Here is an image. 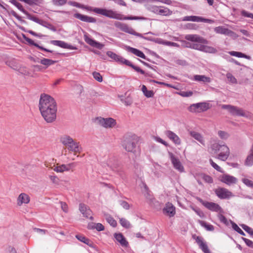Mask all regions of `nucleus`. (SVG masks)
Returning <instances> with one entry per match:
<instances>
[{
  "label": "nucleus",
  "instance_id": "obj_17",
  "mask_svg": "<svg viewBox=\"0 0 253 253\" xmlns=\"http://www.w3.org/2000/svg\"><path fill=\"white\" fill-rule=\"evenodd\" d=\"M193 237L195 239L196 242L199 245L200 248L204 253H211L206 243L203 241L202 237L199 236H197L196 238L193 236Z\"/></svg>",
  "mask_w": 253,
  "mask_h": 253
},
{
  "label": "nucleus",
  "instance_id": "obj_53",
  "mask_svg": "<svg viewBox=\"0 0 253 253\" xmlns=\"http://www.w3.org/2000/svg\"><path fill=\"white\" fill-rule=\"evenodd\" d=\"M242 228L247 232H248L250 235L253 236V230L251 227L242 224L241 225Z\"/></svg>",
  "mask_w": 253,
  "mask_h": 253
},
{
  "label": "nucleus",
  "instance_id": "obj_11",
  "mask_svg": "<svg viewBox=\"0 0 253 253\" xmlns=\"http://www.w3.org/2000/svg\"><path fill=\"white\" fill-rule=\"evenodd\" d=\"M169 155L173 168L180 172H184V167L179 160L171 152H169Z\"/></svg>",
  "mask_w": 253,
  "mask_h": 253
},
{
  "label": "nucleus",
  "instance_id": "obj_12",
  "mask_svg": "<svg viewBox=\"0 0 253 253\" xmlns=\"http://www.w3.org/2000/svg\"><path fill=\"white\" fill-rule=\"evenodd\" d=\"M198 200L204 206L210 211L219 212L222 211L221 207L216 203L204 201L200 198H199Z\"/></svg>",
  "mask_w": 253,
  "mask_h": 253
},
{
  "label": "nucleus",
  "instance_id": "obj_44",
  "mask_svg": "<svg viewBox=\"0 0 253 253\" xmlns=\"http://www.w3.org/2000/svg\"><path fill=\"white\" fill-rule=\"evenodd\" d=\"M107 221L113 227H115L117 226V221L110 215H107L106 217Z\"/></svg>",
  "mask_w": 253,
  "mask_h": 253
},
{
  "label": "nucleus",
  "instance_id": "obj_13",
  "mask_svg": "<svg viewBox=\"0 0 253 253\" xmlns=\"http://www.w3.org/2000/svg\"><path fill=\"white\" fill-rule=\"evenodd\" d=\"M221 148L216 158L220 160L225 161L228 159L230 155L229 148L225 145H222V147H221Z\"/></svg>",
  "mask_w": 253,
  "mask_h": 253
},
{
  "label": "nucleus",
  "instance_id": "obj_5",
  "mask_svg": "<svg viewBox=\"0 0 253 253\" xmlns=\"http://www.w3.org/2000/svg\"><path fill=\"white\" fill-rule=\"evenodd\" d=\"M138 141V137L136 135L127 136L124 140L123 147L127 152H131L135 155L139 154L140 150L139 147L137 146Z\"/></svg>",
  "mask_w": 253,
  "mask_h": 253
},
{
  "label": "nucleus",
  "instance_id": "obj_47",
  "mask_svg": "<svg viewBox=\"0 0 253 253\" xmlns=\"http://www.w3.org/2000/svg\"><path fill=\"white\" fill-rule=\"evenodd\" d=\"M226 77L229 82H230L232 84H236L237 80L230 73H228L226 74Z\"/></svg>",
  "mask_w": 253,
  "mask_h": 253
},
{
  "label": "nucleus",
  "instance_id": "obj_15",
  "mask_svg": "<svg viewBox=\"0 0 253 253\" xmlns=\"http://www.w3.org/2000/svg\"><path fill=\"white\" fill-rule=\"evenodd\" d=\"M163 212L170 217H173L175 214V208L171 203H168L163 209Z\"/></svg>",
  "mask_w": 253,
  "mask_h": 253
},
{
  "label": "nucleus",
  "instance_id": "obj_43",
  "mask_svg": "<svg viewBox=\"0 0 253 253\" xmlns=\"http://www.w3.org/2000/svg\"><path fill=\"white\" fill-rule=\"evenodd\" d=\"M9 1L23 13L26 12V10L23 8L22 5L20 3L16 1V0H10Z\"/></svg>",
  "mask_w": 253,
  "mask_h": 253
},
{
  "label": "nucleus",
  "instance_id": "obj_59",
  "mask_svg": "<svg viewBox=\"0 0 253 253\" xmlns=\"http://www.w3.org/2000/svg\"><path fill=\"white\" fill-rule=\"evenodd\" d=\"M164 44L168 46H171L177 47H179L180 46L178 43L169 41L165 42H164Z\"/></svg>",
  "mask_w": 253,
  "mask_h": 253
},
{
  "label": "nucleus",
  "instance_id": "obj_22",
  "mask_svg": "<svg viewBox=\"0 0 253 253\" xmlns=\"http://www.w3.org/2000/svg\"><path fill=\"white\" fill-rule=\"evenodd\" d=\"M107 164L113 170H117V169L119 166L117 159L114 156H111L107 161Z\"/></svg>",
  "mask_w": 253,
  "mask_h": 253
},
{
  "label": "nucleus",
  "instance_id": "obj_60",
  "mask_svg": "<svg viewBox=\"0 0 253 253\" xmlns=\"http://www.w3.org/2000/svg\"><path fill=\"white\" fill-rule=\"evenodd\" d=\"M218 135L222 139H225L227 138L228 134L226 132L223 131L219 130L218 132Z\"/></svg>",
  "mask_w": 253,
  "mask_h": 253
},
{
  "label": "nucleus",
  "instance_id": "obj_2",
  "mask_svg": "<svg viewBox=\"0 0 253 253\" xmlns=\"http://www.w3.org/2000/svg\"><path fill=\"white\" fill-rule=\"evenodd\" d=\"M72 4L77 7L85 9L87 10L92 11L94 12L104 15L110 18L115 19L117 20H146L148 19L144 17L141 16H125L123 15L118 13L117 12L113 11L111 9H106L105 8H93L91 7L85 6L84 5H81L80 3L74 2L72 3Z\"/></svg>",
  "mask_w": 253,
  "mask_h": 253
},
{
  "label": "nucleus",
  "instance_id": "obj_4",
  "mask_svg": "<svg viewBox=\"0 0 253 253\" xmlns=\"http://www.w3.org/2000/svg\"><path fill=\"white\" fill-rule=\"evenodd\" d=\"M60 141L70 152L80 153L83 150L80 143L69 135H64L61 136Z\"/></svg>",
  "mask_w": 253,
  "mask_h": 253
},
{
  "label": "nucleus",
  "instance_id": "obj_30",
  "mask_svg": "<svg viewBox=\"0 0 253 253\" xmlns=\"http://www.w3.org/2000/svg\"><path fill=\"white\" fill-rule=\"evenodd\" d=\"M221 147H222V145L219 144L215 141L211 142V145L210 146L211 153L214 154L218 153L219 151H220V149H221Z\"/></svg>",
  "mask_w": 253,
  "mask_h": 253
},
{
  "label": "nucleus",
  "instance_id": "obj_55",
  "mask_svg": "<svg viewBox=\"0 0 253 253\" xmlns=\"http://www.w3.org/2000/svg\"><path fill=\"white\" fill-rule=\"evenodd\" d=\"M41 25L47 28V29H48L52 31L55 32L56 31V29L54 26H53L52 24L48 23L46 22H45V23L41 24Z\"/></svg>",
  "mask_w": 253,
  "mask_h": 253
},
{
  "label": "nucleus",
  "instance_id": "obj_39",
  "mask_svg": "<svg viewBox=\"0 0 253 253\" xmlns=\"http://www.w3.org/2000/svg\"><path fill=\"white\" fill-rule=\"evenodd\" d=\"M229 53L230 54V55H231L232 56H236V57H242V58H245L247 59H250V56H247V55H246L242 52H240L232 51H230L229 52Z\"/></svg>",
  "mask_w": 253,
  "mask_h": 253
},
{
  "label": "nucleus",
  "instance_id": "obj_9",
  "mask_svg": "<svg viewBox=\"0 0 253 253\" xmlns=\"http://www.w3.org/2000/svg\"><path fill=\"white\" fill-rule=\"evenodd\" d=\"M96 121L100 126L105 128H111L114 127L116 125V120L111 118H103L98 117Z\"/></svg>",
  "mask_w": 253,
  "mask_h": 253
},
{
  "label": "nucleus",
  "instance_id": "obj_48",
  "mask_svg": "<svg viewBox=\"0 0 253 253\" xmlns=\"http://www.w3.org/2000/svg\"><path fill=\"white\" fill-rule=\"evenodd\" d=\"M76 237L82 242H83L87 245L89 244L90 241L88 239L86 238L85 237L80 235H77L76 236Z\"/></svg>",
  "mask_w": 253,
  "mask_h": 253
},
{
  "label": "nucleus",
  "instance_id": "obj_38",
  "mask_svg": "<svg viewBox=\"0 0 253 253\" xmlns=\"http://www.w3.org/2000/svg\"><path fill=\"white\" fill-rule=\"evenodd\" d=\"M40 62L42 64L45 65L46 67H48L49 66L54 64L56 62V61L47 58H43L41 60Z\"/></svg>",
  "mask_w": 253,
  "mask_h": 253
},
{
  "label": "nucleus",
  "instance_id": "obj_14",
  "mask_svg": "<svg viewBox=\"0 0 253 253\" xmlns=\"http://www.w3.org/2000/svg\"><path fill=\"white\" fill-rule=\"evenodd\" d=\"M79 210L84 217L88 218L91 220L93 219V217L90 216L91 214L92 211L88 206L84 204L81 203L79 205Z\"/></svg>",
  "mask_w": 253,
  "mask_h": 253
},
{
  "label": "nucleus",
  "instance_id": "obj_51",
  "mask_svg": "<svg viewBox=\"0 0 253 253\" xmlns=\"http://www.w3.org/2000/svg\"><path fill=\"white\" fill-rule=\"evenodd\" d=\"M189 111L191 112H199L198 103L191 105L189 108Z\"/></svg>",
  "mask_w": 253,
  "mask_h": 253
},
{
  "label": "nucleus",
  "instance_id": "obj_52",
  "mask_svg": "<svg viewBox=\"0 0 253 253\" xmlns=\"http://www.w3.org/2000/svg\"><path fill=\"white\" fill-rule=\"evenodd\" d=\"M67 0H52V3L56 6H62L67 2Z\"/></svg>",
  "mask_w": 253,
  "mask_h": 253
},
{
  "label": "nucleus",
  "instance_id": "obj_40",
  "mask_svg": "<svg viewBox=\"0 0 253 253\" xmlns=\"http://www.w3.org/2000/svg\"><path fill=\"white\" fill-rule=\"evenodd\" d=\"M199 112L207 111L209 109V103L206 102L198 103Z\"/></svg>",
  "mask_w": 253,
  "mask_h": 253
},
{
  "label": "nucleus",
  "instance_id": "obj_33",
  "mask_svg": "<svg viewBox=\"0 0 253 253\" xmlns=\"http://www.w3.org/2000/svg\"><path fill=\"white\" fill-rule=\"evenodd\" d=\"M245 164L248 166H251L253 165V144L250 151L249 154L246 159Z\"/></svg>",
  "mask_w": 253,
  "mask_h": 253
},
{
  "label": "nucleus",
  "instance_id": "obj_10",
  "mask_svg": "<svg viewBox=\"0 0 253 253\" xmlns=\"http://www.w3.org/2000/svg\"><path fill=\"white\" fill-rule=\"evenodd\" d=\"M216 196L221 199H229L234 196V195L227 189L219 187L214 190Z\"/></svg>",
  "mask_w": 253,
  "mask_h": 253
},
{
  "label": "nucleus",
  "instance_id": "obj_34",
  "mask_svg": "<svg viewBox=\"0 0 253 253\" xmlns=\"http://www.w3.org/2000/svg\"><path fill=\"white\" fill-rule=\"evenodd\" d=\"M172 13V11L169 8L164 6H160L158 14L167 16L170 15Z\"/></svg>",
  "mask_w": 253,
  "mask_h": 253
},
{
  "label": "nucleus",
  "instance_id": "obj_23",
  "mask_svg": "<svg viewBox=\"0 0 253 253\" xmlns=\"http://www.w3.org/2000/svg\"><path fill=\"white\" fill-rule=\"evenodd\" d=\"M30 197L26 193H21L17 198V205L19 206L22 204H28L30 202Z\"/></svg>",
  "mask_w": 253,
  "mask_h": 253
},
{
  "label": "nucleus",
  "instance_id": "obj_64",
  "mask_svg": "<svg viewBox=\"0 0 253 253\" xmlns=\"http://www.w3.org/2000/svg\"><path fill=\"white\" fill-rule=\"evenodd\" d=\"M49 178L50 180L55 184H58L59 182L58 178L55 175H50Z\"/></svg>",
  "mask_w": 253,
  "mask_h": 253
},
{
  "label": "nucleus",
  "instance_id": "obj_16",
  "mask_svg": "<svg viewBox=\"0 0 253 253\" xmlns=\"http://www.w3.org/2000/svg\"><path fill=\"white\" fill-rule=\"evenodd\" d=\"M166 136L171 140L175 145H180L181 143L179 137L173 131L167 130L165 132Z\"/></svg>",
  "mask_w": 253,
  "mask_h": 253
},
{
  "label": "nucleus",
  "instance_id": "obj_41",
  "mask_svg": "<svg viewBox=\"0 0 253 253\" xmlns=\"http://www.w3.org/2000/svg\"><path fill=\"white\" fill-rule=\"evenodd\" d=\"M120 223L121 225L124 228H129L131 227V224L130 222L124 218H120Z\"/></svg>",
  "mask_w": 253,
  "mask_h": 253
},
{
  "label": "nucleus",
  "instance_id": "obj_1",
  "mask_svg": "<svg viewBox=\"0 0 253 253\" xmlns=\"http://www.w3.org/2000/svg\"><path fill=\"white\" fill-rule=\"evenodd\" d=\"M39 109L44 120L48 123L55 121L57 106L53 98L46 94H42L39 101Z\"/></svg>",
  "mask_w": 253,
  "mask_h": 253
},
{
  "label": "nucleus",
  "instance_id": "obj_32",
  "mask_svg": "<svg viewBox=\"0 0 253 253\" xmlns=\"http://www.w3.org/2000/svg\"><path fill=\"white\" fill-rule=\"evenodd\" d=\"M46 167L52 169L54 171L57 172H63L64 171H68V169L66 168V166L65 164H62L56 167L53 166V167H49V166H46Z\"/></svg>",
  "mask_w": 253,
  "mask_h": 253
},
{
  "label": "nucleus",
  "instance_id": "obj_24",
  "mask_svg": "<svg viewBox=\"0 0 253 253\" xmlns=\"http://www.w3.org/2000/svg\"><path fill=\"white\" fill-rule=\"evenodd\" d=\"M126 49L127 51L133 53V54L135 55L138 57H141L143 59H146V56L145 55V54L141 51L136 48L131 47L129 46H126Z\"/></svg>",
  "mask_w": 253,
  "mask_h": 253
},
{
  "label": "nucleus",
  "instance_id": "obj_3",
  "mask_svg": "<svg viewBox=\"0 0 253 253\" xmlns=\"http://www.w3.org/2000/svg\"><path fill=\"white\" fill-rule=\"evenodd\" d=\"M185 39L192 42H198V47L197 50L206 53H215L217 50L210 46L204 45L202 44H208V41L204 38L196 34H188L185 36Z\"/></svg>",
  "mask_w": 253,
  "mask_h": 253
},
{
  "label": "nucleus",
  "instance_id": "obj_35",
  "mask_svg": "<svg viewBox=\"0 0 253 253\" xmlns=\"http://www.w3.org/2000/svg\"><path fill=\"white\" fill-rule=\"evenodd\" d=\"M182 46L185 48H190L191 49L197 50L198 43H192L186 41H181Z\"/></svg>",
  "mask_w": 253,
  "mask_h": 253
},
{
  "label": "nucleus",
  "instance_id": "obj_62",
  "mask_svg": "<svg viewBox=\"0 0 253 253\" xmlns=\"http://www.w3.org/2000/svg\"><path fill=\"white\" fill-rule=\"evenodd\" d=\"M243 240H244V241L245 242V243L246 244V245L248 246L253 248V241H252L251 240H250L249 239H248L247 238H243Z\"/></svg>",
  "mask_w": 253,
  "mask_h": 253
},
{
  "label": "nucleus",
  "instance_id": "obj_25",
  "mask_svg": "<svg viewBox=\"0 0 253 253\" xmlns=\"http://www.w3.org/2000/svg\"><path fill=\"white\" fill-rule=\"evenodd\" d=\"M214 31L217 34H223L225 35L232 36L234 33L231 30L227 28H225L222 26L216 27L214 29Z\"/></svg>",
  "mask_w": 253,
  "mask_h": 253
},
{
  "label": "nucleus",
  "instance_id": "obj_21",
  "mask_svg": "<svg viewBox=\"0 0 253 253\" xmlns=\"http://www.w3.org/2000/svg\"><path fill=\"white\" fill-rule=\"evenodd\" d=\"M50 42L54 45L59 46L63 48L70 49H76V47L73 46L72 45L69 44L68 43L62 41L53 40Z\"/></svg>",
  "mask_w": 253,
  "mask_h": 253
},
{
  "label": "nucleus",
  "instance_id": "obj_37",
  "mask_svg": "<svg viewBox=\"0 0 253 253\" xmlns=\"http://www.w3.org/2000/svg\"><path fill=\"white\" fill-rule=\"evenodd\" d=\"M141 90L143 92L144 95L148 97H152L154 96V93L152 90H148L145 85H142Z\"/></svg>",
  "mask_w": 253,
  "mask_h": 253
},
{
  "label": "nucleus",
  "instance_id": "obj_28",
  "mask_svg": "<svg viewBox=\"0 0 253 253\" xmlns=\"http://www.w3.org/2000/svg\"><path fill=\"white\" fill-rule=\"evenodd\" d=\"M23 37L24 39L30 45H34L35 46L38 47V48L45 51L46 52L52 53L53 51L47 49L43 47L42 46H40L38 44L35 43L33 40L32 39L27 37L25 35H23Z\"/></svg>",
  "mask_w": 253,
  "mask_h": 253
},
{
  "label": "nucleus",
  "instance_id": "obj_57",
  "mask_svg": "<svg viewBox=\"0 0 253 253\" xmlns=\"http://www.w3.org/2000/svg\"><path fill=\"white\" fill-rule=\"evenodd\" d=\"M241 15L243 16L253 19V14L252 13L248 12V11L245 10H243L241 11Z\"/></svg>",
  "mask_w": 253,
  "mask_h": 253
},
{
  "label": "nucleus",
  "instance_id": "obj_58",
  "mask_svg": "<svg viewBox=\"0 0 253 253\" xmlns=\"http://www.w3.org/2000/svg\"><path fill=\"white\" fill-rule=\"evenodd\" d=\"M210 164L211 165V166L214 169H215L216 170L218 171H221V168L218 166L216 164H215L213 161L212 159H210Z\"/></svg>",
  "mask_w": 253,
  "mask_h": 253
},
{
  "label": "nucleus",
  "instance_id": "obj_19",
  "mask_svg": "<svg viewBox=\"0 0 253 253\" xmlns=\"http://www.w3.org/2000/svg\"><path fill=\"white\" fill-rule=\"evenodd\" d=\"M221 181L230 185L232 184L236 183L237 182V179L236 177L228 174H223L221 176Z\"/></svg>",
  "mask_w": 253,
  "mask_h": 253
},
{
  "label": "nucleus",
  "instance_id": "obj_26",
  "mask_svg": "<svg viewBox=\"0 0 253 253\" xmlns=\"http://www.w3.org/2000/svg\"><path fill=\"white\" fill-rule=\"evenodd\" d=\"M114 237L116 240L119 242L122 246L125 247H127L128 243L122 233H115Z\"/></svg>",
  "mask_w": 253,
  "mask_h": 253
},
{
  "label": "nucleus",
  "instance_id": "obj_50",
  "mask_svg": "<svg viewBox=\"0 0 253 253\" xmlns=\"http://www.w3.org/2000/svg\"><path fill=\"white\" fill-rule=\"evenodd\" d=\"M242 182L247 186L253 188V181L248 178H243Z\"/></svg>",
  "mask_w": 253,
  "mask_h": 253
},
{
  "label": "nucleus",
  "instance_id": "obj_46",
  "mask_svg": "<svg viewBox=\"0 0 253 253\" xmlns=\"http://www.w3.org/2000/svg\"><path fill=\"white\" fill-rule=\"evenodd\" d=\"M200 176L203 180H205V182L207 183H211L213 182V180L211 177L208 175L202 173L200 174Z\"/></svg>",
  "mask_w": 253,
  "mask_h": 253
},
{
  "label": "nucleus",
  "instance_id": "obj_18",
  "mask_svg": "<svg viewBox=\"0 0 253 253\" xmlns=\"http://www.w3.org/2000/svg\"><path fill=\"white\" fill-rule=\"evenodd\" d=\"M84 40L87 43L98 49H101L104 46L103 44L91 39L86 34L84 35Z\"/></svg>",
  "mask_w": 253,
  "mask_h": 253
},
{
  "label": "nucleus",
  "instance_id": "obj_42",
  "mask_svg": "<svg viewBox=\"0 0 253 253\" xmlns=\"http://www.w3.org/2000/svg\"><path fill=\"white\" fill-rule=\"evenodd\" d=\"M200 223L203 227H205L207 230L212 231L214 230V226L211 224H208L204 221H200Z\"/></svg>",
  "mask_w": 253,
  "mask_h": 253
},
{
  "label": "nucleus",
  "instance_id": "obj_61",
  "mask_svg": "<svg viewBox=\"0 0 253 253\" xmlns=\"http://www.w3.org/2000/svg\"><path fill=\"white\" fill-rule=\"evenodd\" d=\"M95 229L98 231H101L104 230V226L100 223H95Z\"/></svg>",
  "mask_w": 253,
  "mask_h": 253
},
{
  "label": "nucleus",
  "instance_id": "obj_63",
  "mask_svg": "<svg viewBox=\"0 0 253 253\" xmlns=\"http://www.w3.org/2000/svg\"><path fill=\"white\" fill-rule=\"evenodd\" d=\"M120 205L126 210H128L129 208V204L125 201H120Z\"/></svg>",
  "mask_w": 253,
  "mask_h": 253
},
{
  "label": "nucleus",
  "instance_id": "obj_36",
  "mask_svg": "<svg viewBox=\"0 0 253 253\" xmlns=\"http://www.w3.org/2000/svg\"><path fill=\"white\" fill-rule=\"evenodd\" d=\"M24 13L27 15V18L29 19L32 20L40 25L45 23V21H44L42 20H41L35 16L31 15L27 11H26V12Z\"/></svg>",
  "mask_w": 253,
  "mask_h": 253
},
{
  "label": "nucleus",
  "instance_id": "obj_8",
  "mask_svg": "<svg viewBox=\"0 0 253 253\" xmlns=\"http://www.w3.org/2000/svg\"><path fill=\"white\" fill-rule=\"evenodd\" d=\"M114 25L116 27L119 28L121 31L136 36L137 37L142 38L143 36L141 34L136 32L132 28L129 27L127 24L121 23L118 21H115Z\"/></svg>",
  "mask_w": 253,
  "mask_h": 253
},
{
  "label": "nucleus",
  "instance_id": "obj_7",
  "mask_svg": "<svg viewBox=\"0 0 253 253\" xmlns=\"http://www.w3.org/2000/svg\"><path fill=\"white\" fill-rule=\"evenodd\" d=\"M221 108L227 110L233 116L247 117L245 111L242 108L231 105H222Z\"/></svg>",
  "mask_w": 253,
  "mask_h": 253
},
{
  "label": "nucleus",
  "instance_id": "obj_49",
  "mask_svg": "<svg viewBox=\"0 0 253 253\" xmlns=\"http://www.w3.org/2000/svg\"><path fill=\"white\" fill-rule=\"evenodd\" d=\"M232 225L233 229L235 230L236 232H237L238 233L243 236L245 235V233L241 230V228H239V227L236 223H232Z\"/></svg>",
  "mask_w": 253,
  "mask_h": 253
},
{
  "label": "nucleus",
  "instance_id": "obj_6",
  "mask_svg": "<svg viewBox=\"0 0 253 253\" xmlns=\"http://www.w3.org/2000/svg\"><path fill=\"white\" fill-rule=\"evenodd\" d=\"M106 54L113 60L122 64H124L127 66L131 67L135 71L140 73L141 74L145 75V72L141 69L139 67L134 66L129 61L125 59L122 56L117 55L112 51H108Z\"/></svg>",
  "mask_w": 253,
  "mask_h": 253
},
{
  "label": "nucleus",
  "instance_id": "obj_54",
  "mask_svg": "<svg viewBox=\"0 0 253 253\" xmlns=\"http://www.w3.org/2000/svg\"><path fill=\"white\" fill-rule=\"evenodd\" d=\"M94 78L98 82H102V77L100 74L98 72H94L92 73Z\"/></svg>",
  "mask_w": 253,
  "mask_h": 253
},
{
  "label": "nucleus",
  "instance_id": "obj_27",
  "mask_svg": "<svg viewBox=\"0 0 253 253\" xmlns=\"http://www.w3.org/2000/svg\"><path fill=\"white\" fill-rule=\"evenodd\" d=\"M190 135L195 139L199 142L203 146L205 145V141L202 134L195 131L190 132Z\"/></svg>",
  "mask_w": 253,
  "mask_h": 253
},
{
  "label": "nucleus",
  "instance_id": "obj_29",
  "mask_svg": "<svg viewBox=\"0 0 253 253\" xmlns=\"http://www.w3.org/2000/svg\"><path fill=\"white\" fill-rule=\"evenodd\" d=\"M191 21L197 22H205L208 23H213L214 22V21L212 20L197 16H191Z\"/></svg>",
  "mask_w": 253,
  "mask_h": 253
},
{
  "label": "nucleus",
  "instance_id": "obj_56",
  "mask_svg": "<svg viewBox=\"0 0 253 253\" xmlns=\"http://www.w3.org/2000/svg\"><path fill=\"white\" fill-rule=\"evenodd\" d=\"M121 100L126 106H129L132 103V99L130 97H127L124 100L123 99Z\"/></svg>",
  "mask_w": 253,
  "mask_h": 253
},
{
  "label": "nucleus",
  "instance_id": "obj_31",
  "mask_svg": "<svg viewBox=\"0 0 253 253\" xmlns=\"http://www.w3.org/2000/svg\"><path fill=\"white\" fill-rule=\"evenodd\" d=\"M194 80L203 83H210L211 82L210 78L206 77L205 75H195L194 76Z\"/></svg>",
  "mask_w": 253,
  "mask_h": 253
},
{
  "label": "nucleus",
  "instance_id": "obj_20",
  "mask_svg": "<svg viewBox=\"0 0 253 253\" xmlns=\"http://www.w3.org/2000/svg\"><path fill=\"white\" fill-rule=\"evenodd\" d=\"M74 16L75 18L80 19V20L84 22H86L88 23H95L96 22V20L95 18L87 15H83L80 13H75L74 15Z\"/></svg>",
  "mask_w": 253,
  "mask_h": 253
},
{
  "label": "nucleus",
  "instance_id": "obj_45",
  "mask_svg": "<svg viewBox=\"0 0 253 253\" xmlns=\"http://www.w3.org/2000/svg\"><path fill=\"white\" fill-rule=\"evenodd\" d=\"M147 9L156 14H159V9H160V6H156V5H149L147 7Z\"/></svg>",
  "mask_w": 253,
  "mask_h": 253
}]
</instances>
